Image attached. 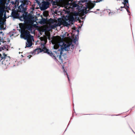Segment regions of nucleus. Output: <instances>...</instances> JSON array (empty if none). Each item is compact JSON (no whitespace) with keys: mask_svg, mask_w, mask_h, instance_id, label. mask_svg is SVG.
Listing matches in <instances>:
<instances>
[{"mask_svg":"<svg viewBox=\"0 0 135 135\" xmlns=\"http://www.w3.org/2000/svg\"><path fill=\"white\" fill-rule=\"evenodd\" d=\"M21 38L27 40L25 48L31 47L32 44V40L33 39V37L30 34V32L25 30H22L20 35Z\"/></svg>","mask_w":135,"mask_h":135,"instance_id":"f257e3e1","label":"nucleus"},{"mask_svg":"<svg viewBox=\"0 0 135 135\" xmlns=\"http://www.w3.org/2000/svg\"><path fill=\"white\" fill-rule=\"evenodd\" d=\"M46 53H47L48 54L51 56L52 58L56 60V58H58V60H57L61 64L63 62V59L64 58V55H61V58L59 57V56L60 55V52H61L60 49H58L57 51H55L53 52V53L50 51L48 49H47L44 52Z\"/></svg>","mask_w":135,"mask_h":135,"instance_id":"f03ea898","label":"nucleus"},{"mask_svg":"<svg viewBox=\"0 0 135 135\" xmlns=\"http://www.w3.org/2000/svg\"><path fill=\"white\" fill-rule=\"evenodd\" d=\"M62 44L61 46L60 44L59 45L61 46L60 49L61 52H60V55L59 56L60 58H61V55H63L64 57L65 55H66L65 53H63L64 51H68L70 50V47H71L72 50L74 48V46L72 44V42H71L66 44H64L62 42Z\"/></svg>","mask_w":135,"mask_h":135,"instance_id":"7ed1b4c3","label":"nucleus"},{"mask_svg":"<svg viewBox=\"0 0 135 135\" xmlns=\"http://www.w3.org/2000/svg\"><path fill=\"white\" fill-rule=\"evenodd\" d=\"M19 19L21 21L24 20L25 22L27 23H30L33 22V16L27 12L23 13L22 16L19 17Z\"/></svg>","mask_w":135,"mask_h":135,"instance_id":"20e7f679","label":"nucleus"},{"mask_svg":"<svg viewBox=\"0 0 135 135\" xmlns=\"http://www.w3.org/2000/svg\"><path fill=\"white\" fill-rule=\"evenodd\" d=\"M65 20L63 22L64 25L66 26L70 25V24H73L75 22V18L73 16L65 18Z\"/></svg>","mask_w":135,"mask_h":135,"instance_id":"39448f33","label":"nucleus"},{"mask_svg":"<svg viewBox=\"0 0 135 135\" xmlns=\"http://www.w3.org/2000/svg\"><path fill=\"white\" fill-rule=\"evenodd\" d=\"M9 60V57L7 56L6 55L4 54L3 56H2V55L0 54V62H1L2 64L4 63V62H5L6 61Z\"/></svg>","mask_w":135,"mask_h":135,"instance_id":"423d86ee","label":"nucleus"},{"mask_svg":"<svg viewBox=\"0 0 135 135\" xmlns=\"http://www.w3.org/2000/svg\"><path fill=\"white\" fill-rule=\"evenodd\" d=\"M49 3L48 2L43 1L42 2L40 9L42 10H44L47 9L49 7Z\"/></svg>","mask_w":135,"mask_h":135,"instance_id":"0eeeda50","label":"nucleus"},{"mask_svg":"<svg viewBox=\"0 0 135 135\" xmlns=\"http://www.w3.org/2000/svg\"><path fill=\"white\" fill-rule=\"evenodd\" d=\"M26 6L24 4H21L18 7V11L19 12H21L23 13L25 12L27 10Z\"/></svg>","mask_w":135,"mask_h":135,"instance_id":"6e6552de","label":"nucleus"},{"mask_svg":"<svg viewBox=\"0 0 135 135\" xmlns=\"http://www.w3.org/2000/svg\"><path fill=\"white\" fill-rule=\"evenodd\" d=\"M95 5V4H92L90 6H86V9H89V10H83V11L84 14H86L87 13H88L89 12V10L93 8L94 7Z\"/></svg>","mask_w":135,"mask_h":135,"instance_id":"1a4fd4ad","label":"nucleus"},{"mask_svg":"<svg viewBox=\"0 0 135 135\" xmlns=\"http://www.w3.org/2000/svg\"><path fill=\"white\" fill-rule=\"evenodd\" d=\"M41 51L40 48H37L34 50L32 52H31L30 54H32V55L38 54L39 52H41Z\"/></svg>","mask_w":135,"mask_h":135,"instance_id":"9d476101","label":"nucleus"},{"mask_svg":"<svg viewBox=\"0 0 135 135\" xmlns=\"http://www.w3.org/2000/svg\"><path fill=\"white\" fill-rule=\"evenodd\" d=\"M45 43L43 44L41 43L40 45V47L39 48L42 51L41 52L43 51L45 52L47 49L45 46Z\"/></svg>","mask_w":135,"mask_h":135,"instance_id":"9b49d317","label":"nucleus"},{"mask_svg":"<svg viewBox=\"0 0 135 135\" xmlns=\"http://www.w3.org/2000/svg\"><path fill=\"white\" fill-rule=\"evenodd\" d=\"M11 15L12 16V17L14 18H16L17 17H18V18L19 19V17H21L20 16V15L19 14H17L15 12L13 11L12 12Z\"/></svg>","mask_w":135,"mask_h":135,"instance_id":"f8f14e48","label":"nucleus"},{"mask_svg":"<svg viewBox=\"0 0 135 135\" xmlns=\"http://www.w3.org/2000/svg\"><path fill=\"white\" fill-rule=\"evenodd\" d=\"M49 26L51 28V30L55 28H56V27L57 26V25L56 24H54L53 25H51L49 24Z\"/></svg>","mask_w":135,"mask_h":135,"instance_id":"ddd939ff","label":"nucleus"},{"mask_svg":"<svg viewBox=\"0 0 135 135\" xmlns=\"http://www.w3.org/2000/svg\"><path fill=\"white\" fill-rule=\"evenodd\" d=\"M9 60H7V61H6L5 62H4V63H2V64H4V65L7 66H8L10 64L9 63Z\"/></svg>","mask_w":135,"mask_h":135,"instance_id":"4468645a","label":"nucleus"},{"mask_svg":"<svg viewBox=\"0 0 135 135\" xmlns=\"http://www.w3.org/2000/svg\"><path fill=\"white\" fill-rule=\"evenodd\" d=\"M26 29L28 31H31L32 27L30 26H27L26 28Z\"/></svg>","mask_w":135,"mask_h":135,"instance_id":"2eb2a0df","label":"nucleus"},{"mask_svg":"<svg viewBox=\"0 0 135 135\" xmlns=\"http://www.w3.org/2000/svg\"><path fill=\"white\" fill-rule=\"evenodd\" d=\"M4 12V10L2 9L1 7L0 8V14L2 16H3V12Z\"/></svg>","mask_w":135,"mask_h":135,"instance_id":"dca6fc26","label":"nucleus"},{"mask_svg":"<svg viewBox=\"0 0 135 135\" xmlns=\"http://www.w3.org/2000/svg\"><path fill=\"white\" fill-rule=\"evenodd\" d=\"M63 71H64V75H67V77H68V80L69 81V80H70L69 78V77L68 76V75L67 73V72H66V71H65L64 69V67H63Z\"/></svg>","mask_w":135,"mask_h":135,"instance_id":"f3484780","label":"nucleus"},{"mask_svg":"<svg viewBox=\"0 0 135 135\" xmlns=\"http://www.w3.org/2000/svg\"><path fill=\"white\" fill-rule=\"evenodd\" d=\"M45 18H43L40 21V23L41 24L45 23Z\"/></svg>","mask_w":135,"mask_h":135,"instance_id":"a211bd4d","label":"nucleus"},{"mask_svg":"<svg viewBox=\"0 0 135 135\" xmlns=\"http://www.w3.org/2000/svg\"><path fill=\"white\" fill-rule=\"evenodd\" d=\"M29 2H30L29 1H26L25 2H22V4H24L26 7L27 5L28 4Z\"/></svg>","mask_w":135,"mask_h":135,"instance_id":"6ab92c4d","label":"nucleus"},{"mask_svg":"<svg viewBox=\"0 0 135 135\" xmlns=\"http://www.w3.org/2000/svg\"><path fill=\"white\" fill-rule=\"evenodd\" d=\"M49 21L52 24H54V20L51 18L49 19Z\"/></svg>","mask_w":135,"mask_h":135,"instance_id":"aec40b11","label":"nucleus"},{"mask_svg":"<svg viewBox=\"0 0 135 135\" xmlns=\"http://www.w3.org/2000/svg\"><path fill=\"white\" fill-rule=\"evenodd\" d=\"M51 30L50 27L49 26L48 27H47L46 28V30L48 31H50Z\"/></svg>","mask_w":135,"mask_h":135,"instance_id":"412c9836","label":"nucleus"},{"mask_svg":"<svg viewBox=\"0 0 135 135\" xmlns=\"http://www.w3.org/2000/svg\"><path fill=\"white\" fill-rule=\"evenodd\" d=\"M77 6H79L78 4L76 3H74L73 4V8H76Z\"/></svg>","mask_w":135,"mask_h":135,"instance_id":"4be33fe9","label":"nucleus"},{"mask_svg":"<svg viewBox=\"0 0 135 135\" xmlns=\"http://www.w3.org/2000/svg\"><path fill=\"white\" fill-rule=\"evenodd\" d=\"M5 49H6V48L5 46H3L1 48L0 47V51H2V50H3Z\"/></svg>","mask_w":135,"mask_h":135,"instance_id":"5701e85b","label":"nucleus"},{"mask_svg":"<svg viewBox=\"0 0 135 135\" xmlns=\"http://www.w3.org/2000/svg\"><path fill=\"white\" fill-rule=\"evenodd\" d=\"M115 13V12H110L109 13V16L112 15L114 14Z\"/></svg>","mask_w":135,"mask_h":135,"instance_id":"b1692460","label":"nucleus"},{"mask_svg":"<svg viewBox=\"0 0 135 135\" xmlns=\"http://www.w3.org/2000/svg\"><path fill=\"white\" fill-rule=\"evenodd\" d=\"M5 24V22L2 21L1 20H0V25L1 26L2 25H4Z\"/></svg>","mask_w":135,"mask_h":135,"instance_id":"393cba45","label":"nucleus"},{"mask_svg":"<svg viewBox=\"0 0 135 135\" xmlns=\"http://www.w3.org/2000/svg\"><path fill=\"white\" fill-rule=\"evenodd\" d=\"M3 43V37H0V45L1 44V42Z\"/></svg>","mask_w":135,"mask_h":135,"instance_id":"a878e982","label":"nucleus"},{"mask_svg":"<svg viewBox=\"0 0 135 135\" xmlns=\"http://www.w3.org/2000/svg\"><path fill=\"white\" fill-rule=\"evenodd\" d=\"M82 3H86V2L89 1L88 0H81Z\"/></svg>","mask_w":135,"mask_h":135,"instance_id":"bb28decb","label":"nucleus"},{"mask_svg":"<svg viewBox=\"0 0 135 135\" xmlns=\"http://www.w3.org/2000/svg\"><path fill=\"white\" fill-rule=\"evenodd\" d=\"M77 41H78L77 39H76V38L75 37V38L73 40V42L75 44L76 43V42Z\"/></svg>","mask_w":135,"mask_h":135,"instance_id":"cd10ccee","label":"nucleus"},{"mask_svg":"<svg viewBox=\"0 0 135 135\" xmlns=\"http://www.w3.org/2000/svg\"><path fill=\"white\" fill-rule=\"evenodd\" d=\"M55 24H57V26H60V23H55Z\"/></svg>","mask_w":135,"mask_h":135,"instance_id":"c85d7f7f","label":"nucleus"},{"mask_svg":"<svg viewBox=\"0 0 135 135\" xmlns=\"http://www.w3.org/2000/svg\"><path fill=\"white\" fill-rule=\"evenodd\" d=\"M32 57V56L30 55H29L27 57L29 59H30V58Z\"/></svg>","mask_w":135,"mask_h":135,"instance_id":"c756f323","label":"nucleus"},{"mask_svg":"<svg viewBox=\"0 0 135 135\" xmlns=\"http://www.w3.org/2000/svg\"><path fill=\"white\" fill-rule=\"evenodd\" d=\"M1 34H2V36H3L4 35V33H3L2 32H0V35H1Z\"/></svg>","mask_w":135,"mask_h":135,"instance_id":"7c9ffc66","label":"nucleus"},{"mask_svg":"<svg viewBox=\"0 0 135 135\" xmlns=\"http://www.w3.org/2000/svg\"><path fill=\"white\" fill-rule=\"evenodd\" d=\"M125 9H126V10L128 13H130L127 8H125Z\"/></svg>","mask_w":135,"mask_h":135,"instance_id":"2f4dec72","label":"nucleus"},{"mask_svg":"<svg viewBox=\"0 0 135 135\" xmlns=\"http://www.w3.org/2000/svg\"><path fill=\"white\" fill-rule=\"evenodd\" d=\"M5 28H3L0 25V30H2V29H4Z\"/></svg>","mask_w":135,"mask_h":135,"instance_id":"473e14b6","label":"nucleus"},{"mask_svg":"<svg viewBox=\"0 0 135 135\" xmlns=\"http://www.w3.org/2000/svg\"><path fill=\"white\" fill-rule=\"evenodd\" d=\"M111 11H110V10L109 9H108L107 10V12H109H109H110Z\"/></svg>","mask_w":135,"mask_h":135,"instance_id":"72a5a7b5","label":"nucleus"},{"mask_svg":"<svg viewBox=\"0 0 135 135\" xmlns=\"http://www.w3.org/2000/svg\"><path fill=\"white\" fill-rule=\"evenodd\" d=\"M65 35H66L65 34H64L62 35V37H64L65 36Z\"/></svg>","mask_w":135,"mask_h":135,"instance_id":"f704fd0d","label":"nucleus"},{"mask_svg":"<svg viewBox=\"0 0 135 135\" xmlns=\"http://www.w3.org/2000/svg\"><path fill=\"white\" fill-rule=\"evenodd\" d=\"M125 7H126L125 8H126V7H127L128 8H129V6H128L127 5V6H126Z\"/></svg>","mask_w":135,"mask_h":135,"instance_id":"c9c22d12","label":"nucleus"},{"mask_svg":"<svg viewBox=\"0 0 135 135\" xmlns=\"http://www.w3.org/2000/svg\"><path fill=\"white\" fill-rule=\"evenodd\" d=\"M103 1V0H99V1H98V2H100L102 1Z\"/></svg>","mask_w":135,"mask_h":135,"instance_id":"e433bc0d","label":"nucleus"},{"mask_svg":"<svg viewBox=\"0 0 135 135\" xmlns=\"http://www.w3.org/2000/svg\"><path fill=\"white\" fill-rule=\"evenodd\" d=\"M77 32H78V33L79 32V30L78 29V30H77Z\"/></svg>","mask_w":135,"mask_h":135,"instance_id":"4c0bfd02","label":"nucleus"},{"mask_svg":"<svg viewBox=\"0 0 135 135\" xmlns=\"http://www.w3.org/2000/svg\"><path fill=\"white\" fill-rule=\"evenodd\" d=\"M2 1V0H0V3H1L2 2L1 1Z\"/></svg>","mask_w":135,"mask_h":135,"instance_id":"58836bf2","label":"nucleus"},{"mask_svg":"<svg viewBox=\"0 0 135 135\" xmlns=\"http://www.w3.org/2000/svg\"><path fill=\"white\" fill-rule=\"evenodd\" d=\"M55 3V2H53V4H54Z\"/></svg>","mask_w":135,"mask_h":135,"instance_id":"ea45409f","label":"nucleus"},{"mask_svg":"<svg viewBox=\"0 0 135 135\" xmlns=\"http://www.w3.org/2000/svg\"><path fill=\"white\" fill-rule=\"evenodd\" d=\"M132 131H133V132H134V133L135 134V133H134V132L133 131L132 129Z\"/></svg>","mask_w":135,"mask_h":135,"instance_id":"a19ab883","label":"nucleus"},{"mask_svg":"<svg viewBox=\"0 0 135 135\" xmlns=\"http://www.w3.org/2000/svg\"><path fill=\"white\" fill-rule=\"evenodd\" d=\"M97 11H99V9H97Z\"/></svg>","mask_w":135,"mask_h":135,"instance_id":"79ce46f5","label":"nucleus"},{"mask_svg":"<svg viewBox=\"0 0 135 135\" xmlns=\"http://www.w3.org/2000/svg\"><path fill=\"white\" fill-rule=\"evenodd\" d=\"M94 13H96V11H95V12H94Z\"/></svg>","mask_w":135,"mask_h":135,"instance_id":"37998d69","label":"nucleus"},{"mask_svg":"<svg viewBox=\"0 0 135 135\" xmlns=\"http://www.w3.org/2000/svg\"><path fill=\"white\" fill-rule=\"evenodd\" d=\"M128 14V15H130V14Z\"/></svg>","mask_w":135,"mask_h":135,"instance_id":"c03bdc74","label":"nucleus"},{"mask_svg":"<svg viewBox=\"0 0 135 135\" xmlns=\"http://www.w3.org/2000/svg\"><path fill=\"white\" fill-rule=\"evenodd\" d=\"M5 15V14L4 15V16Z\"/></svg>","mask_w":135,"mask_h":135,"instance_id":"a18cd8bd","label":"nucleus"}]
</instances>
